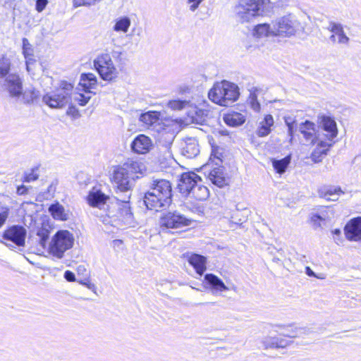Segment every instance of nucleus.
<instances>
[{"label":"nucleus","instance_id":"f257e3e1","mask_svg":"<svg viewBox=\"0 0 361 361\" xmlns=\"http://www.w3.org/2000/svg\"><path fill=\"white\" fill-rule=\"evenodd\" d=\"M172 185L165 179L153 181L151 191L145 194L144 203L149 210L158 211L161 208L169 207L172 203Z\"/></svg>","mask_w":361,"mask_h":361},{"label":"nucleus","instance_id":"f03ea898","mask_svg":"<svg viewBox=\"0 0 361 361\" xmlns=\"http://www.w3.org/2000/svg\"><path fill=\"white\" fill-rule=\"evenodd\" d=\"M239 95L238 87L226 80L215 82L208 92L209 99L222 106H228L235 102Z\"/></svg>","mask_w":361,"mask_h":361},{"label":"nucleus","instance_id":"7ed1b4c3","mask_svg":"<svg viewBox=\"0 0 361 361\" xmlns=\"http://www.w3.org/2000/svg\"><path fill=\"white\" fill-rule=\"evenodd\" d=\"M74 86L67 81H61L51 93L45 94L43 102L49 107L61 109L66 106L71 100Z\"/></svg>","mask_w":361,"mask_h":361},{"label":"nucleus","instance_id":"20e7f679","mask_svg":"<svg viewBox=\"0 0 361 361\" xmlns=\"http://www.w3.org/2000/svg\"><path fill=\"white\" fill-rule=\"evenodd\" d=\"M74 238L68 231H58L52 237L49 252L53 256L61 258L63 253L73 247Z\"/></svg>","mask_w":361,"mask_h":361},{"label":"nucleus","instance_id":"39448f33","mask_svg":"<svg viewBox=\"0 0 361 361\" xmlns=\"http://www.w3.org/2000/svg\"><path fill=\"white\" fill-rule=\"evenodd\" d=\"M94 66L104 80L111 82L118 77V71L108 54L99 55L94 61Z\"/></svg>","mask_w":361,"mask_h":361},{"label":"nucleus","instance_id":"423d86ee","mask_svg":"<svg viewBox=\"0 0 361 361\" xmlns=\"http://www.w3.org/2000/svg\"><path fill=\"white\" fill-rule=\"evenodd\" d=\"M271 4V0H239L236 8L241 18L251 16L256 17L262 15Z\"/></svg>","mask_w":361,"mask_h":361},{"label":"nucleus","instance_id":"0eeeda50","mask_svg":"<svg viewBox=\"0 0 361 361\" xmlns=\"http://www.w3.org/2000/svg\"><path fill=\"white\" fill-rule=\"evenodd\" d=\"M192 221L177 212H168L160 217L159 225L166 228H180L190 226Z\"/></svg>","mask_w":361,"mask_h":361},{"label":"nucleus","instance_id":"6e6552de","mask_svg":"<svg viewBox=\"0 0 361 361\" xmlns=\"http://www.w3.org/2000/svg\"><path fill=\"white\" fill-rule=\"evenodd\" d=\"M272 36L289 37L295 33L293 21L288 16L277 19L272 25Z\"/></svg>","mask_w":361,"mask_h":361},{"label":"nucleus","instance_id":"1a4fd4ad","mask_svg":"<svg viewBox=\"0 0 361 361\" xmlns=\"http://www.w3.org/2000/svg\"><path fill=\"white\" fill-rule=\"evenodd\" d=\"M25 228L20 225H13L7 227L2 233V238L6 240L12 242L18 247H23L25 245L26 238Z\"/></svg>","mask_w":361,"mask_h":361},{"label":"nucleus","instance_id":"9d476101","mask_svg":"<svg viewBox=\"0 0 361 361\" xmlns=\"http://www.w3.org/2000/svg\"><path fill=\"white\" fill-rule=\"evenodd\" d=\"M201 180V177L192 171L184 172L180 175L178 180L177 185L178 192L183 196H188L190 195L197 183Z\"/></svg>","mask_w":361,"mask_h":361},{"label":"nucleus","instance_id":"9b49d317","mask_svg":"<svg viewBox=\"0 0 361 361\" xmlns=\"http://www.w3.org/2000/svg\"><path fill=\"white\" fill-rule=\"evenodd\" d=\"M207 138L212 150L208 161L205 166H223V163L226 158V149L217 145V142L213 136H208Z\"/></svg>","mask_w":361,"mask_h":361},{"label":"nucleus","instance_id":"f8f14e48","mask_svg":"<svg viewBox=\"0 0 361 361\" xmlns=\"http://www.w3.org/2000/svg\"><path fill=\"white\" fill-rule=\"evenodd\" d=\"M208 174L209 180L219 188H224L229 185L230 177L226 173L224 166H212Z\"/></svg>","mask_w":361,"mask_h":361},{"label":"nucleus","instance_id":"ddd939ff","mask_svg":"<svg viewBox=\"0 0 361 361\" xmlns=\"http://www.w3.org/2000/svg\"><path fill=\"white\" fill-rule=\"evenodd\" d=\"M345 238L350 241L361 240V216L351 219L344 227Z\"/></svg>","mask_w":361,"mask_h":361},{"label":"nucleus","instance_id":"4468645a","mask_svg":"<svg viewBox=\"0 0 361 361\" xmlns=\"http://www.w3.org/2000/svg\"><path fill=\"white\" fill-rule=\"evenodd\" d=\"M299 131L305 140L314 145L319 139V133L314 123L305 121L300 124Z\"/></svg>","mask_w":361,"mask_h":361},{"label":"nucleus","instance_id":"2eb2a0df","mask_svg":"<svg viewBox=\"0 0 361 361\" xmlns=\"http://www.w3.org/2000/svg\"><path fill=\"white\" fill-rule=\"evenodd\" d=\"M316 147L310 154L312 161L315 163L321 162L323 159L327 155L331 147L334 145V142L326 140H318L316 142Z\"/></svg>","mask_w":361,"mask_h":361},{"label":"nucleus","instance_id":"dca6fc26","mask_svg":"<svg viewBox=\"0 0 361 361\" xmlns=\"http://www.w3.org/2000/svg\"><path fill=\"white\" fill-rule=\"evenodd\" d=\"M319 123L322 129L327 132L326 140L334 142L333 140L337 137L338 130L335 120L328 116L322 115L319 116Z\"/></svg>","mask_w":361,"mask_h":361},{"label":"nucleus","instance_id":"f3484780","mask_svg":"<svg viewBox=\"0 0 361 361\" xmlns=\"http://www.w3.org/2000/svg\"><path fill=\"white\" fill-rule=\"evenodd\" d=\"M152 145V141L148 136L140 134L132 142L131 149L135 153L145 154L149 152Z\"/></svg>","mask_w":361,"mask_h":361},{"label":"nucleus","instance_id":"a211bd4d","mask_svg":"<svg viewBox=\"0 0 361 361\" xmlns=\"http://www.w3.org/2000/svg\"><path fill=\"white\" fill-rule=\"evenodd\" d=\"M131 176L120 166H117L113 174L111 181L117 185L118 188L123 192L130 190V178Z\"/></svg>","mask_w":361,"mask_h":361},{"label":"nucleus","instance_id":"6ab92c4d","mask_svg":"<svg viewBox=\"0 0 361 361\" xmlns=\"http://www.w3.org/2000/svg\"><path fill=\"white\" fill-rule=\"evenodd\" d=\"M188 264L194 269L196 274L202 276L207 270V257L197 253L186 255Z\"/></svg>","mask_w":361,"mask_h":361},{"label":"nucleus","instance_id":"aec40b11","mask_svg":"<svg viewBox=\"0 0 361 361\" xmlns=\"http://www.w3.org/2000/svg\"><path fill=\"white\" fill-rule=\"evenodd\" d=\"M288 338L289 336L284 334L266 337L262 341L263 347L264 349L284 348L290 343Z\"/></svg>","mask_w":361,"mask_h":361},{"label":"nucleus","instance_id":"412c9836","mask_svg":"<svg viewBox=\"0 0 361 361\" xmlns=\"http://www.w3.org/2000/svg\"><path fill=\"white\" fill-rule=\"evenodd\" d=\"M97 85V78L92 73H82L78 84L79 90L85 93H90Z\"/></svg>","mask_w":361,"mask_h":361},{"label":"nucleus","instance_id":"4be33fe9","mask_svg":"<svg viewBox=\"0 0 361 361\" xmlns=\"http://www.w3.org/2000/svg\"><path fill=\"white\" fill-rule=\"evenodd\" d=\"M48 211L51 216L56 221H66L69 219V212L58 201L49 206Z\"/></svg>","mask_w":361,"mask_h":361},{"label":"nucleus","instance_id":"5701e85b","mask_svg":"<svg viewBox=\"0 0 361 361\" xmlns=\"http://www.w3.org/2000/svg\"><path fill=\"white\" fill-rule=\"evenodd\" d=\"M10 94L13 97H19L23 92V82L17 74H11L6 80Z\"/></svg>","mask_w":361,"mask_h":361},{"label":"nucleus","instance_id":"b1692460","mask_svg":"<svg viewBox=\"0 0 361 361\" xmlns=\"http://www.w3.org/2000/svg\"><path fill=\"white\" fill-rule=\"evenodd\" d=\"M109 196L103 193L100 190H91L86 197L87 204L92 207H98L106 203Z\"/></svg>","mask_w":361,"mask_h":361},{"label":"nucleus","instance_id":"393cba45","mask_svg":"<svg viewBox=\"0 0 361 361\" xmlns=\"http://www.w3.org/2000/svg\"><path fill=\"white\" fill-rule=\"evenodd\" d=\"M204 281L206 286L212 290L223 292L228 290L224 281L214 274H206Z\"/></svg>","mask_w":361,"mask_h":361},{"label":"nucleus","instance_id":"a878e982","mask_svg":"<svg viewBox=\"0 0 361 361\" xmlns=\"http://www.w3.org/2000/svg\"><path fill=\"white\" fill-rule=\"evenodd\" d=\"M329 30L332 32L330 37L332 42H335L337 41L341 44H347L348 42L349 39L344 33L341 25L332 23Z\"/></svg>","mask_w":361,"mask_h":361},{"label":"nucleus","instance_id":"bb28decb","mask_svg":"<svg viewBox=\"0 0 361 361\" xmlns=\"http://www.w3.org/2000/svg\"><path fill=\"white\" fill-rule=\"evenodd\" d=\"M23 42V54L26 59V69L27 72H30V66L35 62L34 50L32 45L26 38L22 39Z\"/></svg>","mask_w":361,"mask_h":361},{"label":"nucleus","instance_id":"cd10ccee","mask_svg":"<svg viewBox=\"0 0 361 361\" xmlns=\"http://www.w3.org/2000/svg\"><path fill=\"white\" fill-rule=\"evenodd\" d=\"M274 125V118L271 114L264 116L263 120L260 122L259 126L257 130V134L259 137H264L268 135L271 130V127Z\"/></svg>","mask_w":361,"mask_h":361},{"label":"nucleus","instance_id":"c85d7f7f","mask_svg":"<svg viewBox=\"0 0 361 361\" xmlns=\"http://www.w3.org/2000/svg\"><path fill=\"white\" fill-rule=\"evenodd\" d=\"M224 122L230 126H238L242 125L245 121V116L236 111H231L224 115Z\"/></svg>","mask_w":361,"mask_h":361},{"label":"nucleus","instance_id":"c756f323","mask_svg":"<svg viewBox=\"0 0 361 361\" xmlns=\"http://www.w3.org/2000/svg\"><path fill=\"white\" fill-rule=\"evenodd\" d=\"M273 30L268 23H260L255 25L252 30V35L257 38L272 36Z\"/></svg>","mask_w":361,"mask_h":361},{"label":"nucleus","instance_id":"7c9ffc66","mask_svg":"<svg viewBox=\"0 0 361 361\" xmlns=\"http://www.w3.org/2000/svg\"><path fill=\"white\" fill-rule=\"evenodd\" d=\"M191 197L197 202H202L209 196V189L204 185H195L190 192Z\"/></svg>","mask_w":361,"mask_h":361},{"label":"nucleus","instance_id":"2f4dec72","mask_svg":"<svg viewBox=\"0 0 361 361\" xmlns=\"http://www.w3.org/2000/svg\"><path fill=\"white\" fill-rule=\"evenodd\" d=\"M159 119V112L150 111L143 113L140 116V121L147 127L157 123Z\"/></svg>","mask_w":361,"mask_h":361},{"label":"nucleus","instance_id":"473e14b6","mask_svg":"<svg viewBox=\"0 0 361 361\" xmlns=\"http://www.w3.org/2000/svg\"><path fill=\"white\" fill-rule=\"evenodd\" d=\"M291 160V155L288 154L284 158L277 160V159H272V166L276 171V173L282 174L283 173L286 169L288 168V165L290 163Z\"/></svg>","mask_w":361,"mask_h":361},{"label":"nucleus","instance_id":"72a5a7b5","mask_svg":"<svg viewBox=\"0 0 361 361\" xmlns=\"http://www.w3.org/2000/svg\"><path fill=\"white\" fill-rule=\"evenodd\" d=\"M122 169L130 176L141 172L140 163L133 159L127 160L122 166Z\"/></svg>","mask_w":361,"mask_h":361},{"label":"nucleus","instance_id":"f704fd0d","mask_svg":"<svg viewBox=\"0 0 361 361\" xmlns=\"http://www.w3.org/2000/svg\"><path fill=\"white\" fill-rule=\"evenodd\" d=\"M50 234L49 226L48 224L42 223L37 229V235L39 237L40 243L44 245L49 239Z\"/></svg>","mask_w":361,"mask_h":361},{"label":"nucleus","instance_id":"c9c22d12","mask_svg":"<svg viewBox=\"0 0 361 361\" xmlns=\"http://www.w3.org/2000/svg\"><path fill=\"white\" fill-rule=\"evenodd\" d=\"M11 68V63L10 60L6 56H3L0 58V78H5L8 75Z\"/></svg>","mask_w":361,"mask_h":361},{"label":"nucleus","instance_id":"e433bc0d","mask_svg":"<svg viewBox=\"0 0 361 361\" xmlns=\"http://www.w3.org/2000/svg\"><path fill=\"white\" fill-rule=\"evenodd\" d=\"M130 25V20L127 17L118 19L114 27V30L116 32H126Z\"/></svg>","mask_w":361,"mask_h":361},{"label":"nucleus","instance_id":"4c0bfd02","mask_svg":"<svg viewBox=\"0 0 361 361\" xmlns=\"http://www.w3.org/2000/svg\"><path fill=\"white\" fill-rule=\"evenodd\" d=\"M188 104V102L180 99H172L168 102V106L172 110H181Z\"/></svg>","mask_w":361,"mask_h":361},{"label":"nucleus","instance_id":"58836bf2","mask_svg":"<svg viewBox=\"0 0 361 361\" xmlns=\"http://www.w3.org/2000/svg\"><path fill=\"white\" fill-rule=\"evenodd\" d=\"M183 152L185 156L188 158H191L195 156L198 153V149L197 145L195 143L186 144L183 147Z\"/></svg>","mask_w":361,"mask_h":361},{"label":"nucleus","instance_id":"ea45409f","mask_svg":"<svg viewBox=\"0 0 361 361\" xmlns=\"http://www.w3.org/2000/svg\"><path fill=\"white\" fill-rule=\"evenodd\" d=\"M37 167L33 168L30 173H25L23 178V182L30 183L37 180L39 177L38 174L37 173Z\"/></svg>","mask_w":361,"mask_h":361},{"label":"nucleus","instance_id":"a19ab883","mask_svg":"<svg viewBox=\"0 0 361 361\" xmlns=\"http://www.w3.org/2000/svg\"><path fill=\"white\" fill-rule=\"evenodd\" d=\"M48 4V0H37L35 9L37 12H42Z\"/></svg>","mask_w":361,"mask_h":361},{"label":"nucleus","instance_id":"79ce46f5","mask_svg":"<svg viewBox=\"0 0 361 361\" xmlns=\"http://www.w3.org/2000/svg\"><path fill=\"white\" fill-rule=\"evenodd\" d=\"M341 193H343L341 188L338 187V188H329L327 190H326L324 192V197L327 196V195H341Z\"/></svg>","mask_w":361,"mask_h":361},{"label":"nucleus","instance_id":"37998d69","mask_svg":"<svg viewBox=\"0 0 361 361\" xmlns=\"http://www.w3.org/2000/svg\"><path fill=\"white\" fill-rule=\"evenodd\" d=\"M90 99V96H85L83 94H79V97L77 98L78 104L80 106H85L87 104Z\"/></svg>","mask_w":361,"mask_h":361},{"label":"nucleus","instance_id":"c03bdc74","mask_svg":"<svg viewBox=\"0 0 361 361\" xmlns=\"http://www.w3.org/2000/svg\"><path fill=\"white\" fill-rule=\"evenodd\" d=\"M67 114L73 117H78L80 115L78 110L73 106H70L68 107Z\"/></svg>","mask_w":361,"mask_h":361},{"label":"nucleus","instance_id":"a18cd8bd","mask_svg":"<svg viewBox=\"0 0 361 361\" xmlns=\"http://www.w3.org/2000/svg\"><path fill=\"white\" fill-rule=\"evenodd\" d=\"M202 1L203 0H188V4H190V10L195 11L197 9Z\"/></svg>","mask_w":361,"mask_h":361},{"label":"nucleus","instance_id":"49530a36","mask_svg":"<svg viewBox=\"0 0 361 361\" xmlns=\"http://www.w3.org/2000/svg\"><path fill=\"white\" fill-rule=\"evenodd\" d=\"M64 277L69 282H73L75 281L74 273L68 270L65 271Z\"/></svg>","mask_w":361,"mask_h":361},{"label":"nucleus","instance_id":"de8ad7c7","mask_svg":"<svg viewBox=\"0 0 361 361\" xmlns=\"http://www.w3.org/2000/svg\"><path fill=\"white\" fill-rule=\"evenodd\" d=\"M27 192V188L24 185H21L17 188V193L18 195H25Z\"/></svg>","mask_w":361,"mask_h":361},{"label":"nucleus","instance_id":"09e8293b","mask_svg":"<svg viewBox=\"0 0 361 361\" xmlns=\"http://www.w3.org/2000/svg\"><path fill=\"white\" fill-rule=\"evenodd\" d=\"M287 126H288V134L290 137H292L293 135V131H294L293 123H288Z\"/></svg>","mask_w":361,"mask_h":361},{"label":"nucleus","instance_id":"8fccbe9b","mask_svg":"<svg viewBox=\"0 0 361 361\" xmlns=\"http://www.w3.org/2000/svg\"><path fill=\"white\" fill-rule=\"evenodd\" d=\"M305 273L308 276L315 277L316 275L310 267H305Z\"/></svg>","mask_w":361,"mask_h":361},{"label":"nucleus","instance_id":"3c124183","mask_svg":"<svg viewBox=\"0 0 361 361\" xmlns=\"http://www.w3.org/2000/svg\"><path fill=\"white\" fill-rule=\"evenodd\" d=\"M312 221L314 223H319L322 220V218L319 214H314L311 218Z\"/></svg>","mask_w":361,"mask_h":361},{"label":"nucleus","instance_id":"603ef678","mask_svg":"<svg viewBox=\"0 0 361 361\" xmlns=\"http://www.w3.org/2000/svg\"><path fill=\"white\" fill-rule=\"evenodd\" d=\"M332 234L339 235L341 233V231L339 228H336L332 230L331 231Z\"/></svg>","mask_w":361,"mask_h":361},{"label":"nucleus","instance_id":"864d4df0","mask_svg":"<svg viewBox=\"0 0 361 361\" xmlns=\"http://www.w3.org/2000/svg\"><path fill=\"white\" fill-rule=\"evenodd\" d=\"M114 242H118V243H122V240H115Z\"/></svg>","mask_w":361,"mask_h":361}]
</instances>
